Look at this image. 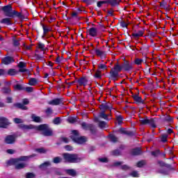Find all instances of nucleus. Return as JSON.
<instances>
[{"instance_id": "obj_1", "label": "nucleus", "mask_w": 178, "mask_h": 178, "mask_svg": "<svg viewBox=\"0 0 178 178\" xmlns=\"http://www.w3.org/2000/svg\"><path fill=\"white\" fill-rule=\"evenodd\" d=\"M19 127L23 130L36 129V130H39V131H42L44 136H52V129H51L47 124H40L39 126L34 127V125H25L22 124L19 125Z\"/></svg>"}, {"instance_id": "obj_2", "label": "nucleus", "mask_w": 178, "mask_h": 178, "mask_svg": "<svg viewBox=\"0 0 178 178\" xmlns=\"http://www.w3.org/2000/svg\"><path fill=\"white\" fill-rule=\"evenodd\" d=\"M63 156L65 162H68L69 163H77L81 161H83V158L77 154L64 153Z\"/></svg>"}, {"instance_id": "obj_3", "label": "nucleus", "mask_w": 178, "mask_h": 178, "mask_svg": "<svg viewBox=\"0 0 178 178\" xmlns=\"http://www.w3.org/2000/svg\"><path fill=\"white\" fill-rule=\"evenodd\" d=\"M71 136L72 140L74 141V143H76L77 144H84L86 141H87V138L84 136H79V131L74 130L72 131Z\"/></svg>"}, {"instance_id": "obj_4", "label": "nucleus", "mask_w": 178, "mask_h": 178, "mask_svg": "<svg viewBox=\"0 0 178 178\" xmlns=\"http://www.w3.org/2000/svg\"><path fill=\"white\" fill-rule=\"evenodd\" d=\"M139 122L141 123V124H149L152 127H156V125H155V120L150 118L149 119L148 118H141L139 120Z\"/></svg>"}, {"instance_id": "obj_5", "label": "nucleus", "mask_w": 178, "mask_h": 178, "mask_svg": "<svg viewBox=\"0 0 178 178\" xmlns=\"http://www.w3.org/2000/svg\"><path fill=\"white\" fill-rule=\"evenodd\" d=\"M123 70L122 65L120 66L119 64H115L114 68H113L111 71V75L112 77H118L119 75V72Z\"/></svg>"}, {"instance_id": "obj_6", "label": "nucleus", "mask_w": 178, "mask_h": 178, "mask_svg": "<svg viewBox=\"0 0 178 178\" xmlns=\"http://www.w3.org/2000/svg\"><path fill=\"white\" fill-rule=\"evenodd\" d=\"M3 10L8 17H13V10L12 9V6H6L3 7Z\"/></svg>"}, {"instance_id": "obj_7", "label": "nucleus", "mask_w": 178, "mask_h": 178, "mask_svg": "<svg viewBox=\"0 0 178 178\" xmlns=\"http://www.w3.org/2000/svg\"><path fill=\"white\" fill-rule=\"evenodd\" d=\"M9 124H10V123L8 119L3 117L0 118V127L5 129L7 126H9Z\"/></svg>"}, {"instance_id": "obj_8", "label": "nucleus", "mask_w": 178, "mask_h": 178, "mask_svg": "<svg viewBox=\"0 0 178 178\" xmlns=\"http://www.w3.org/2000/svg\"><path fill=\"white\" fill-rule=\"evenodd\" d=\"M88 34L90 37H97L98 35V29L94 27L90 28L88 30Z\"/></svg>"}, {"instance_id": "obj_9", "label": "nucleus", "mask_w": 178, "mask_h": 178, "mask_svg": "<svg viewBox=\"0 0 178 178\" xmlns=\"http://www.w3.org/2000/svg\"><path fill=\"white\" fill-rule=\"evenodd\" d=\"M15 141H16V138L15 137V136L9 135L5 138V143L6 144H13Z\"/></svg>"}, {"instance_id": "obj_10", "label": "nucleus", "mask_w": 178, "mask_h": 178, "mask_svg": "<svg viewBox=\"0 0 178 178\" xmlns=\"http://www.w3.org/2000/svg\"><path fill=\"white\" fill-rule=\"evenodd\" d=\"M29 159V156H22L19 159H13L8 161L9 165H13L14 163H16L18 161H27Z\"/></svg>"}, {"instance_id": "obj_11", "label": "nucleus", "mask_w": 178, "mask_h": 178, "mask_svg": "<svg viewBox=\"0 0 178 178\" xmlns=\"http://www.w3.org/2000/svg\"><path fill=\"white\" fill-rule=\"evenodd\" d=\"M122 69L126 71L131 70V69H133V64L130 63L129 61H125L122 65Z\"/></svg>"}, {"instance_id": "obj_12", "label": "nucleus", "mask_w": 178, "mask_h": 178, "mask_svg": "<svg viewBox=\"0 0 178 178\" xmlns=\"http://www.w3.org/2000/svg\"><path fill=\"white\" fill-rule=\"evenodd\" d=\"M13 62H15V60L12 57H6L2 59V63L4 65H10Z\"/></svg>"}, {"instance_id": "obj_13", "label": "nucleus", "mask_w": 178, "mask_h": 178, "mask_svg": "<svg viewBox=\"0 0 178 178\" xmlns=\"http://www.w3.org/2000/svg\"><path fill=\"white\" fill-rule=\"evenodd\" d=\"M78 83L79 86H87V83H88V80H87V78L82 77L78 80Z\"/></svg>"}, {"instance_id": "obj_14", "label": "nucleus", "mask_w": 178, "mask_h": 178, "mask_svg": "<svg viewBox=\"0 0 178 178\" xmlns=\"http://www.w3.org/2000/svg\"><path fill=\"white\" fill-rule=\"evenodd\" d=\"M31 119L33 122H35L36 123H41L42 122L41 117L37 116L35 114L31 115Z\"/></svg>"}, {"instance_id": "obj_15", "label": "nucleus", "mask_w": 178, "mask_h": 178, "mask_svg": "<svg viewBox=\"0 0 178 178\" xmlns=\"http://www.w3.org/2000/svg\"><path fill=\"white\" fill-rule=\"evenodd\" d=\"M18 67H19V72L22 73H24V72H27V70L24 68L26 67V63L20 62Z\"/></svg>"}, {"instance_id": "obj_16", "label": "nucleus", "mask_w": 178, "mask_h": 178, "mask_svg": "<svg viewBox=\"0 0 178 178\" xmlns=\"http://www.w3.org/2000/svg\"><path fill=\"white\" fill-rule=\"evenodd\" d=\"M65 172L67 175H69V176H72V177H74V176L77 175V172L74 169L65 170Z\"/></svg>"}, {"instance_id": "obj_17", "label": "nucleus", "mask_w": 178, "mask_h": 178, "mask_svg": "<svg viewBox=\"0 0 178 178\" xmlns=\"http://www.w3.org/2000/svg\"><path fill=\"white\" fill-rule=\"evenodd\" d=\"M134 38H138L140 37H143L144 35V31H138L132 34Z\"/></svg>"}, {"instance_id": "obj_18", "label": "nucleus", "mask_w": 178, "mask_h": 178, "mask_svg": "<svg viewBox=\"0 0 178 178\" xmlns=\"http://www.w3.org/2000/svg\"><path fill=\"white\" fill-rule=\"evenodd\" d=\"M95 122H99V127L101 129H105V127H106V122H104V121H99V118H96L95 119Z\"/></svg>"}, {"instance_id": "obj_19", "label": "nucleus", "mask_w": 178, "mask_h": 178, "mask_svg": "<svg viewBox=\"0 0 178 178\" xmlns=\"http://www.w3.org/2000/svg\"><path fill=\"white\" fill-rule=\"evenodd\" d=\"M48 104L49 105H53V106L59 105L60 104V99H54L51 101H49Z\"/></svg>"}, {"instance_id": "obj_20", "label": "nucleus", "mask_w": 178, "mask_h": 178, "mask_svg": "<svg viewBox=\"0 0 178 178\" xmlns=\"http://www.w3.org/2000/svg\"><path fill=\"white\" fill-rule=\"evenodd\" d=\"M108 3L111 4V6H118L120 3V0H107Z\"/></svg>"}, {"instance_id": "obj_21", "label": "nucleus", "mask_w": 178, "mask_h": 178, "mask_svg": "<svg viewBox=\"0 0 178 178\" xmlns=\"http://www.w3.org/2000/svg\"><path fill=\"white\" fill-rule=\"evenodd\" d=\"M0 22L2 23L3 24H6L7 26H10V24H12V23H10V18H4L1 19Z\"/></svg>"}, {"instance_id": "obj_22", "label": "nucleus", "mask_w": 178, "mask_h": 178, "mask_svg": "<svg viewBox=\"0 0 178 178\" xmlns=\"http://www.w3.org/2000/svg\"><path fill=\"white\" fill-rule=\"evenodd\" d=\"M108 115L105 114V113L104 112H101L99 114V117L97 118L99 119V118H102V119H104L105 120H109V118H108Z\"/></svg>"}, {"instance_id": "obj_23", "label": "nucleus", "mask_w": 178, "mask_h": 178, "mask_svg": "<svg viewBox=\"0 0 178 178\" xmlns=\"http://www.w3.org/2000/svg\"><path fill=\"white\" fill-rule=\"evenodd\" d=\"M96 52V55H97V56H100L101 58H104L105 57V52L102 51L100 49H97L95 51Z\"/></svg>"}, {"instance_id": "obj_24", "label": "nucleus", "mask_w": 178, "mask_h": 178, "mask_svg": "<svg viewBox=\"0 0 178 178\" xmlns=\"http://www.w3.org/2000/svg\"><path fill=\"white\" fill-rule=\"evenodd\" d=\"M37 83H38V81L34 78H31L29 80V86H35L37 85Z\"/></svg>"}, {"instance_id": "obj_25", "label": "nucleus", "mask_w": 178, "mask_h": 178, "mask_svg": "<svg viewBox=\"0 0 178 178\" xmlns=\"http://www.w3.org/2000/svg\"><path fill=\"white\" fill-rule=\"evenodd\" d=\"M141 154V149L140 148L134 149L132 150L133 155H140Z\"/></svg>"}, {"instance_id": "obj_26", "label": "nucleus", "mask_w": 178, "mask_h": 178, "mask_svg": "<svg viewBox=\"0 0 178 178\" xmlns=\"http://www.w3.org/2000/svg\"><path fill=\"white\" fill-rule=\"evenodd\" d=\"M17 72L15 69H10L8 72V74H9L10 76H15V74H17Z\"/></svg>"}, {"instance_id": "obj_27", "label": "nucleus", "mask_w": 178, "mask_h": 178, "mask_svg": "<svg viewBox=\"0 0 178 178\" xmlns=\"http://www.w3.org/2000/svg\"><path fill=\"white\" fill-rule=\"evenodd\" d=\"M94 77H95V79H101V77H102L101 70H98L95 73Z\"/></svg>"}, {"instance_id": "obj_28", "label": "nucleus", "mask_w": 178, "mask_h": 178, "mask_svg": "<svg viewBox=\"0 0 178 178\" xmlns=\"http://www.w3.org/2000/svg\"><path fill=\"white\" fill-rule=\"evenodd\" d=\"M67 122H69V123H76V122H77V118L74 117H69L67 118Z\"/></svg>"}, {"instance_id": "obj_29", "label": "nucleus", "mask_w": 178, "mask_h": 178, "mask_svg": "<svg viewBox=\"0 0 178 178\" xmlns=\"http://www.w3.org/2000/svg\"><path fill=\"white\" fill-rule=\"evenodd\" d=\"M42 29H43L44 34H47V33H49V31H51V28L45 25H42Z\"/></svg>"}, {"instance_id": "obj_30", "label": "nucleus", "mask_w": 178, "mask_h": 178, "mask_svg": "<svg viewBox=\"0 0 178 178\" xmlns=\"http://www.w3.org/2000/svg\"><path fill=\"white\" fill-rule=\"evenodd\" d=\"M16 106L17 108H19V109H22V111H26V109H27V106H24L22 104H17Z\"/></svg>"}, {"instance_id": "obj_31", "label": "nucleus", "mask_w": 178, "mask_h": 178, "mask_svg": "<svg viewBox=\"0 0 178 178\" xmlns=\"http://www.w3.org/2000/svg\"><path fill=\"white\" fill-rule=\"evenodd\" d=\"M105 3H108V0L98 1L97 8H101V6H102V5H105Z\"/></svg>"}, {"instance_id": "obj_32", "label": "nucleus", "mask_w": 178, "mask_h": 178, "mask_svg": "<svg viewBox=\"0 0 178 178\" xmlns=\"http://www.w3.org/2000/svg\"><path fill=\"white\" fill-rule=\"evenodd\" d=\"M98 69L99 70H106L107 67L105 64H99L98 65Z\"/></svg>"}, {"instance_id": "obj_33", "label": "nucleus", "mask_w": 178, "mask_h": 178, "mask_svg": "<svg viewBox=\"0 0 178 178\" xmlns=\"http://www.w3.org/2000/svg\"><path fill=\"white\" fill-rule=\"evenodd\" d=\"M26 166V164L24 163H19L16 165L15 168L16 169H23Z\"/></svg>"}, {"instance_id": "obj_34", "label": "nucleus", "mask_w": 178, "mask_h": 178, "mask_svg": "<svg viewBox=\"0 0 178 178\" xmlns=\"http://www.w3.org/2000/svg\"><path fill=\"white\" fill-rule=\"evenodd\" d=\"M53 162L54 163H60V162H62V159L60 157H55Z\"/></svg>"}, {"instance_id": "obj_35", "label": "nucleus", "mask_w": 178, "mask_h": 178, "mask_svg": "<svg viewBox=\"0 0 178 178\" xmlns=\"http://www.w3.org/2000/svg\"><path fill=\"white\" fill-rule=\"evenodd\" d=\"M15 16H17V17H22V13H17L15 10L13 11V17H15Z\"/></svg>"}, {"instance_id": "obj_36", "label": "nucleus", "mask_w": 178, "mask_h": 178, "mask_svg": "<svg viewBox=\"0 0 178 178\" xmlns=\"http://www.w3.org/2000/svg\"><path fill=\"white\" fill-rule=\"evenodd\" d=\"M161 141L163 143H166V141H168V134H163L161 136Z\"/></svg>"}, {"instance_id": "obj_37", "label": "nucleus", "mask_w": 178, "mask_h": 178, "mask_svg": "<svg viewBox=\"0 0 178 178\" xmlns=\"http://www.w3.org/2000/svg\"><path fill=\"white\" fill-rule=\"evenodd\" d=\"M109 138L113 143H116V141H118V138L113 134H110Z\"/></svg>"}, {"instance_id": "obj_38", "label": "nucleus", "mask_w": 178, "mask_h": 178, "mask_svg": "<svg viewBox=\"0 0 178 178\" xmlns=\"http://www.w3.org/2000/svg\"><path fill=\"white\" fill-rule=\"evenodd\" d=\"M49 165H51V163H49V161H47L43 164L40 165V168L41 169H44V168H47V166H49Z\"/></svg>"}, {"instance_id": "obj_39", "label": "nucleus", "mask_w": 178, "mask_h": 178, "mask_svg": "<svg viewBox=\"0 0 178 178\" xmlns=\"http://www.w3.org/2000/svg\"><path fill=\"white\" fill-rule=\"evenodd\" d=\"M35 175L31 173V172H28L26 175V178H35Z\"/></svg>"}, {"instance_id": "obj_40", "label": "nucleus", "mask_w": 178, "mask_h": 178, "mask_svg": "<svg viewBox=\"0 0 178 178\" xmlns=\"http://www.w3.org/2000/svg\"><path fill=\"white\" fill-rule=\"evenodd\" d=\"M116 119L118 122V124H122V122H123V118H122V115L117 116Z\"/></svg>"}, {"instance_id": "obj_41", "label": "nucleus", "mask_w": 178, "mask_h": 178, "mask_svg": "<svg viewBox=\"0 0 178 178\" xmlns=\"http://www.w3.org/2000/svg\"><path fill=\"white\" fill-rule=\"evenodd\" d=\"M108 108H109V106H108V104H103V105L100 106L101 111H105Z\"/></svg>"}, {"instance_id": "obj_42", "label": "nucleus", "mask_w": 178, "mask_h": 178, "mask_svg": "<svg viewBox=\"0 0 178 178\" xmlns=\"http://www.w3.org/2000/svg\"><path fill=\"white\" fill-rule=\"evenodd\" d=\"M13 122L17 123V124H19V123H23V120L20 118H14Z\"/></svg>"}, {"instance_id": "obj_43", "label": "nucleus", "mask_w": 178, "mask_h": 178, "mask_svg": "<svg viewBox=\"0 0 178 178\" xmlns=\"http://www.w3.org/2000/svg\"><path fill=\"white\" fill-rule=\"evenodd\" d=\"M54 124H59L60 123V118H56L54 120Z\"/></svg>"}, {"instance_id": "obj_44", "label": "nucleus", "mask_w": 178, "mask_h": 178, "mask_svg": "<svg viewBox=\"0 0 178 178\" xmlns=\"http://www.w3.org/2000/svg\"><path fill=\"white\" fill-rule=\"evenodd\" d=\"M134 101H136V102H141V97H138V95L134 96Z\"/></svg>"}, {"instance_id": "obj_45", "label": "nucleus", "mask_w": 178, "mask_h": 178, "mask_svg": "<svg viewBox=\"0 0 178 178\" xmlns=\"http://www.w3.org/2000/svg\"><path fill=\"white\" fill-rule=\"evenodd\" d=\"M25 91H26V92H33V87H26L24 88Z\"/></svg>"}, {"instance_id": "obj_46", "label": "nucleus", "mask_w": 178, "mask_h": 178, "mask_svg": "<svg viewBox=\"0 0 178 178\" xmlns=\"http://www.w3.org/2000/svg\"><path fill=\"white\" fill-rule=\"evenodd\" d=\"M131 176H132V177H138L139 175L136 171H134L131 173Z\"/></svg>"}, {"instance_id": "obj_47", "label": "nucleus", "mask_w": 178, "mask_h": 178, "mask_svg": "<svg viewBox=\"0 0 178 178\" xmlns=\"http://www.w3.org/2000/svg\"><path fill=\"white\" fill-rule=\"evenodd\" d=\"M136 65H141L143 63V60L140 58H137L135 60Z\"/></svg>"}, {"instance_id": "obj_48", "label": "nucleus", "mask_w": 178, "mask_h": 178, "mask_svg": "<svg viewBox=\"0 0 178 178\" xmlns=\"http://www.w3.org/2000/svg\"><path fill=\"white\" fill-rule=\"evenodd\" d=\"M38 48H40V49H42V51H44V49H45V45L42 43H39Z\"/></svg>"}, {"instance_id": "obj_49", "label": "nucleus", "mask_w": 178, "mask_h": 178, "mask_svg": "<svg viewBox=\"0 0 178 178\" xmlns=\"http://www.w3.org/2000/svg\"><path fill=\"white\" fill-rule=\"evenodd\" d=\"M145 163L144 161H139L138 163H137V167L138 168H143V166H144V164Z\"/></svg>"}, {"instance_id": "obj_50", "label": "nucleus", "mask_w": 178, "mask_h": 178, "mask_svg": "<svg viewBox=\"0 0 178 178\" xmlns=\"http://www.w3.org/2000/svg\"><path fill=\"white\" fill-rule=\"evenodd\" d=\"M36 152L44 154V152H45V149H44V148L36 149Z\"/></svg>"}, {"instance_id": "obj_51", "label": "nucleus", "mask_w": 178, "mask_h": 178, "mask_svg": "<svg viewBox=\"0 0 178 178\" xmlns=\"http://www.w3.org/2000/svg\"><path fill=\"white\" fill-rule=\"evenodd\" d=\"M46 113H47V115H51V113H52V108H47Z\"/></svg>"}, {"instance_id": "obj_52", "label": "nucleus", "mask_w": 178, "mask_h": 178, "mask_svg": "<svg viewBox=\"0 0 178 178\" xmlns=\"http://www.w3.org/2000/svg\"><path fill=\"white\" fill-rule=\"evenodd\" d=\"M99 161H100V162H103V163H106V162H108V159H106V158H100V159H99Z\"/></svg>"}, {"instance_id": "obj_53", "label": "nucleus", "mask_w": 178, "mask_h": 178, "mask_svg": "<svg viewBox=\"0 0 178 178\" xmlns=\"http://www.w3.org/2000/svg\"><path fill=\"white\" fill-rule=\"evenodd\" d=\"M66 151H72L73 149V147H72V146L70 145H67L65 147Z\"/></svg>"}, {"instance_id": "obj_54", "label": "nucleus", "mask_w": 178, "mask_h": 178, "mask_svg": "<svg viewBox=\"0 0 178 178\" xmlns=\"http://www.w3.org/2000/svg\"><path fill=\"white\" fill-rule=\"evenodd\" d=\"M61 62V60H60V57L58 56L56 58V63L57 65H59V63H60Z\"/></svg>"}, {"instance_id": "obj_55", "label": "nucleus", "mask_w": 178, "mask_h": 178, "mask_svg": "<svg viewBox=\"0 0 178 178\" xmlns=\"http://www.w3.org/2000/svg\"><path fill=\"white\" fill-rule=\"evenodd\" d=\"M15 90H22V86L17 84L14 86Z\"/></svg>"}, {"instance_id": "obj_56", "label": "nucleus", "mask_w": 178, "mask_h": 178, "mask_svg": "<svg viewBox=\"0 0 178 178\" xmlns=\"http://www.w3.org/2000/svg\"><path fill=\"white\" fill-rule=\"evenodd\" d=\"M5 74H6V72H5V70L2 69L0 70V76H3Z\"/></svg>"}, {"instance_id": "obj_57", "label": "nucleus", "mask_w": 178, "mask_h": 178, "mask_svg": "<svg viewBox=\"0 0 178 178\" xmlns=\"http://www.w3.org/2000/svg\"><path fill=\"white\" fill-rule=\"evenodd\" d=\"M23 104H24V105H29V99H24L23 100Z\"/></svg>"}, {"instance_id": "obj_58", "label": "nucleus", "mask_w": 178, "mask_h": 178, "mask_svg": "<svg viewBox=\"0 0 178 178\" xmlns=\"http://www.w3.org/2000/svg\"><path fill=\"white\" fill-rule=\"evenodd\" d=\"M8 154H15V150L13 149H8L7 150Z\"/></svg>"}, {"instance_id": "obj_59", "label": "nucleus", "mask_w": 178, "mask_h": 178, "mask_svg": "<svg viewBox=\"0 0 178 178\" xmlns=\"http://www.w3.org/2000/svg\"><path fill=\"white\" fill-rule=\"evenodd\" d=\"M122 169H123L124 170H127V169H129V166L124 165L122 166Z\"/></svg>"}, {"instance_id": "obj_60", "label": "nucleus", "mask_w": 178, "mask_h": 178, "mask_svg": "<svg viewBox=\"0 0 178 178\" xmlns=\"http://www.w3.org/2000/svg\"><path fill=\"white\" fill-rule=\"evenodd\" d=\"M12 102V97L7 98V104H11Z\"/></svg>"}, {"instance_id": "obj_61", "label": "nucleus", "mask_w": 178, "mask_h": 178, "mask_svg": "<svg viewBox=\"0 0 178 178\" xmlns=\"http://www.w3.org/2000/svg\"><path fill=\"white\" fill-rule=\"evenodd\" d=\"M47 65L50 66V67H54V63H51V61H49Z\"/></svg>"}, {"instance_id": "obj_62", "label": "nucleus", "mask_w": 178, "mask_h": 178, "mask_svg": "<svg viewBox=\"0 0 178 178\" xmlns=\"http://www.w3.org/2000/svg\"><path fill=\"white\" fill-rule=\"evenodd\" d=\"M63 141L64 143H69V139L67 138H63Z\"/></svg>"}, {"instance_id": "obj_63", "label": "nucleus", "mask_w": 178, "mask_h": 178, "mask_svg": "<svg viewBox=\"0 0 178 178\" xmlns=\"http://www.w3.org/2000/svg\"><path fill=\"white\" fill-rule=\"evenodd\" d=\"M82 127H83V129H86V127H87V124H86V122H83V123H82Z\"/></svg>"}, {"instance_id": "obj_64", "label": "nucleus", "mask_w": 178, "mask_h": 178, "mask_svg": "<svg viewBox=\"0 0 178 178\" xmlns=\"http://www.w3.org/2000/svg\"><path fill=\"white\" fill-rule=\"evenodd\" d=\"M113 155H119V151L116 150L115 152H113Z\"/></svg>"}]
</instances>
